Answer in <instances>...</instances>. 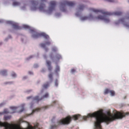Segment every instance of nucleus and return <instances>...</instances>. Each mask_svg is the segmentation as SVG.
<instances>
[{
    "label": "nucleus",
    "instance_id": "nucleus-1",
    "mask_svg": "<svg viewBox=\"0 0 129 129\" xmlns=\"http://www.w3.org/2000/svg\"><path fill=\"white\" fill-rule=\"evenodd\" d=\"M129 115V112L124 113L123 112L116 111L114 114L111 113L107 111L103 113L102 109L95 111L92 113H89L87 116H82L80 115H74L72 117L69 116L65 118L58 120L54 125L51 126L50 129H54L61 125L68 124L72 118L75 120H84L86 121L89 119L93 122L94 129H102L101 123L105 122L107 124L116 119H121L126 116Z\"/></svg>",
    "mask_w": 129,
    "mask_h": 129
},
{
    "label": "nucleus",
    "instance_id": "nucleus-2",
    "mask_svg": "<svg viewBox=\"0 0 129 129\" xmlns=\"http://www.w3.org/2000/svg\"><path fill=\"white\" fill-rule=\"evenodd\" d=\"M5 22L6 24L11 25L12 28L15 30L21 29L23 28L25 29H28L29 30V33L32 34V37L34 39H37L41 36L44 38L48 41L44 42V43H42L40 44V45L42 48H43L46 52H47L48 49L46 47V46H49L51 43V41L50 40L49 36L45 33H39L38 30L34 28L29 26L26 25H23L22 27L18 26V23L10 21H5L3 19H0V23Z\"/></svg>",
    "mask_w": 129,
    "mask_h": 129
},
{
    "label": "nucleus",
    "instance_id": "nucleus-3",
    "mask_svg": "<svg viewBox=\"0 0 129 129\" xmlns=\"http://www.w3.org/2000/svg\"><path fill=\"white\" fill-rule=\"evenodd\" d=\"M89 10L95 13L99 12L103 14V15H99L97 17L93 16L91 13H90L88 16H85L80 17V20L82 21H84L87 19L89 20H103L106 23H108L110 22L109 16L111 15L120 16L122 14L121 12H105L102 10L96 9L94 8H90Z\"/></svg>",
    "mask_w": 129,
    "mask_h": 129
},
{
    "label": "nucleus",
    "instance_id": "nucleus-4",
    "mask_svg": "<svg viewBox=\"0 0 129 129\" xmlns=\"http://www.w3.org/2000/svg\"><path fill=\"white\" fill-rule=\"evenodd\" d=\"M41 2L38 7L39 2L38 0H31L30 1L31 6L30 9L32 11H35L38 10L40 12L45 13L46 14L50 15L52 12L55 10L56 4L55 2H51L50 3L48 10H46L45 8L46 7L45 4L43 2H46L47 0H41Z\"/></svg>",
    "mask_w": 129,
    "mask_h": 129
},
{
    "label": "nucleus",
    "instance_id": "nucleus-5",
    "mask_svg": "<svg viewBox=\"0 0 129 129\" xmlns=\"http://www.w3.org/2000/svg\"><path fill=\"white\" fill-rule=\"evenodd\" d=\"M35 97H35H33L32 96H30L27 97L26 98L27 99L29 100L30 99H31L33 100V101L30 104V108L32 109V113L29 114H26V117H28L32 115L35 112H38L41 111H44L45 110L47 109L50 108L51 107L57 105H58L59 106V105L58 101H54L52 103V104L51 105L44 106L40 108H36L35 109H33L34 104V101H37V100H34V98Z\"/></svg>",
    "mask_w": 129,
    "mask_h": 129
},
{
    "label": "nucleus",
    "instance_id": "nucleus-6",
    "mask_svg": "<svg viewBox=\"0 0 129 129\" xmlns=\"http://www.w3.org/2000/svg\"><path fill=\"white\" fill-rule=\"evenodd\" d=\"M76 4L75 1L69 2L67 1H64L59 3V7L61 11L66 13L67 9L66 5L70 7H73Z\"/></svg>",
    "mask_w": 129,
    "mask_h": 129
},
{
    "label": "nucleus",
    "instance_id": "nucleus-7",
    "mask_svg": "<svg viewBox=\"0 0 129 129\" xmlns=\"http://www.w3.org/2000/svg\"><path fill=\"white\" fill-rule=\"evenodd\" d=\"M129 19V16L126 18H123L119 19L118 20L115 22L114 23L116 25H119L120 23L122 24L124 26L127 28H129V21L127 20Z\"/></svg>",
    "mask_w": 129,
    "mask_h": 129
},
{
    "label": "nucleus",
    "instance_id": "nucleus-8",
    "mask_svg": "<svg viewBox=\"0 0 129 129\" xmlns=\"http://www.w3.org/2000/svg\"><path fill=\"white\" fill-rule=\"evenodd\" d=\"M24 104H23L21 105V106L18 107H11L10 108L11 110L12 111L9 112L10 113L12 114L16 112L18 113H20L23 111L24 110Z\"/></svg>",
    "mask_w": 129,
    "mask_h": 129
},
{
    "label": "nucleus",
    "instance_id": "nucleus-9",
    "mask_svg": "<svg viewBox=\"0 0 129 129\" xmlns=\"http://www.w3.org/2000/svg\"><path fill=\"white\" fill-rule=\"evenodd\" d=\"M86 6L84 4H79L76 8V12L75 14L76 16L79 17L81 16L82 12L85 7Z\"/></svg>",
    "mask_w": 129,
    "mask_h": 129
},
{
    "label": "nucleus",
    "instance_id": "nucleus-10",
    "mask_svg": "<svg viewBox=\"0 0 129 129\" xmlns=\"http://www.w3.org/2000/svg\"><path fill=\"white\" fill-rule=\"evenodd\" d=\"M50 59L54 61L57 62L58 63L59 60L62 58L61 55L58 53H56L54 56L52 53H51L49 55Z\"/></svg>",
    "mask_w": 129,
    "mask_h": 129
},
{
    "label": "nucleus",
    "instance_id": "nucleus-11",
    "mask_svg": "<svg viewBox=\"0 0 129 129\" xmlns=\"http://www.w3.org/2000/svg\"><path fill=\"white\" fill-rule=\"evenodd\" d=\"M49 93H46V94L41 97L40 98H39V96H35L34 98V100H37V102H38L39 101L42 100L45 98H47L48 97Z\"/></svg>",
    "mask_w": 129,
    "mask_h": 129
},
{
    "label": "nucleus",
    "instance_id": "nucleus-12",
    "mask_svg": "<svg viewBox=\"0 0 129 129\" xmlns=\"http://www.w3.org/2000/svg\"><path fill=\"white\" fill-rule=\"evenodd\" d=\"M56 66L54 70L55 73V75L58 77H59V74L58 72L60 71V68L59 66L58 65L57 62H55Z\"/></svg>",
    "mask_w": 129,
    "mask_h": 129
},
{
    "label": "nucleus",
    "instance_id": "nucleus-13",
    "mask_svg": "<svg viewBox=\"0 0 129 129\" xmlns=\"http://www.w3.org/2000/svg\"><path fill=\"white\" fill-rule=\"evenodd\" d=\"M8 70L7 69L0 70V75L4 76H6L8 75Z\"/></svg>",
    "mask_w": 129,
    "mask_h": 129
},
{
    "label": "nucleus",
    "instance_id": "nucleus-14",
    "mask_svg": "<svg viewBox=\"0 0 129 129\" xmlns=\"http://www.w3.org/2000/svg\"><path fill=\"white\" fill-rule=\"evenodd\" d=\"M46 62L47 65L48 71L51 72L52 69V67L51 65V62L50 61L46 60Z\"/></svg>",
    "mask_w": 129,
    "mask_h": 129
},
{
    "label": "nucleus",
    "instance_id": "nucleus-15",
    "mask_svg": "<svg viewBox=\"0 0 129 129\" xmlns=\"http://www.w3.org/2000/svg\"><path fill=\"white\" fill-rule=\"evenodd\" d=\"M11 118V115H5L3 119L7 121L10 119Z\"/></svg>",
    "mask_w": 129,
    "mask_h": 129
},
{
    "label": "nucleus",
    "instance_id": "nucleus-16",
    "mask_svg": "<svg viewBox=\"0 0 129 129\" xmlns=\"http://www.w3.org/2000/svg\"><path fill=\"white\" fill-rule=\"evenodd\" d=\"M48 77L50 81V83L52 82L53 81V78L52 74L50 73L48 75Z\"/></svg>",
    "mask_w": 129,
    "mask_h": 129
},
{
    "label": "nucleus",
    "instance_id": "nucleus-17",
    "mask_svg": "<svg viewBox=\"0 0 129 129\" xmlns=\"http://www.w3.org/2000/svg\"><path fill=\"white\" fill-rule=\"evenodd\" d=\"M11 76L14 78H15L17 77L16 74L13 71H12L11 72Z\"/></svg>",
    "mask_w": 129,
    "mask_h": 129
},
{
    "label": "nucleus",
    "instance_id": "nucleus-18",
    "mask_svg": "<svg viewBox=\"0 0 129 129\" xmlns=\"http://www.w3.org/2000/svg\"><path fill=\"white\" fill-rule=\"evenodd\" d=\"M52 50L53 52H56L58 51V49L56 47L54 46L52 48Z\"/></svg>",
    "mask_w": 129,
    "mask_h": 129
},
{
    "label": "nucleus",
    "instance_id": "nucleus-19",
    "mask_svg": "<svg viewBox=\"0 0 129 129\" xmlns=\"http://www.w3.org/2000/svg\"><path fill=\"white\" fill-rule=\"evenodd\" d=\"M14 81H10L8 82H6L4 83V84H14Z\"/></svg>",
    "mask_w": 129,
    "mask_h": 129
},
{
    "label": "nucleus",
    "instance_id": "nucleus-20",
    "mask_svg": "<svg viewBox=\"0 0 129 129\" xmlns=\"http://www.w3.org/2000/svg\"><path fill=\"white\" fill-rule=\"evenodd\" d=\"M49 83L48 82H47V83L44 84L43 86V87L44 88H46L49 86Z\"/></svg>",
    "mask_w": 129,
    "mask_h": 129
},
{
    "label": "nucleus",
    "instance_id": "nucleus-21",
    "mask_svg": "<svg viewBox=\"0 0 129 129\" xmlns=\"http://www.w3.org/2000/svg\"><path fill=\"white\" fill-rule=\"evenodd\" d=\"M35 55H31L29 56L28 57H27L26 59L27 61L29 60L31 58H33L35 56Z\"/></svg>",
    "mask_w": 129,
    "mask_h": 129
},
{
    "label": "nucleus",
    "instance_id": "nucleus-22",
    "mask_svg": "<svg viewBox=\"0 0 129 129\" xmlns=\"http://www.w3.org/2000/svg\"><path fill=\"white\" fill-rule=\"evenodd\" d=\"M20 4V3L16 2H13V5L14 6H18Z\"/></svg>",
    "mask_w": 129,
    "mask_h": 129
},
{
    "label": "nucleus",
    "instance_id": "nucleus-23",
    "mask_svg": "<svg viewBox=\"0 0 129 129\" xmlns=\"http://www.w3.org/2000/svg\"><path fill=\"white\" fill-rule=\"evenodd\" d=\"M61 16V14L59 12H57L55 13V16L56 18H58L60 17Z\"/></svg>",
    "mask_w": 129,
    "mask_h": 129
},
{
    "label": "nucleus",
    "instance_id": "nucleus-24",
    "mask_svg": "<svg viewBox=\"0 0 129 129\" xmlns=\"http://www.w3.org/2000/svg\"><path fill=\"white\" fill-rule=\"evenodd\" d=\"M12 37L11 35H9L8 37L6 38L5 39L4 41H7L9 39H12Z\"/></svg>",
    "mask_w": 129,
    "mask_h": 129
},
{
    "label": "nucleus",
    "instance_id": "nucleus-25",
    "mask_svg": "<svg viewBox=\"0 0 129 129\" xmlns=\"http://www.w3.org/2000/svg\"><path fill=\"white\" fill-rule=\"evenodd\" d=\"M58 81L57 79H55L54 82V85L56 87H58Z\"/></svg>",
    "mask_w": 129,
    "mask_h": 129
},
{
    "label": "nucleus",
    "instance_id": "nucleus-26",
    "mask_svg": "<svg viewBox=\"0 0 129 129\" xmlns=\"http://www.w3.org/2000/svg\"><path fill=\"white\" fill-rule=\"evenodd\" d=\"M3 114H7L8 113H9V112H10V111H9L7 109H4V111L2 112Z\"/></svg>",
    "mask_w": 129,
    "mask_h": 129
},
{
    "label": "nucleus",
    "instance_id": "nucleus-27",
    "mask_svg": "<svg viewBox=\"0 0 129 129\" xmlns=\"http://www.w3.org/2000/svg\"><path fill=\"white\" fill-rule=\"evenodd\" d=\"M110 90H109L108 89H106L104 91V94H106L110 92Z\"/></svg>",
    "mask_w": 129,
    "mask_h": 129
},
{
    "label": "nucleus",
    "instance_id": "nucleus-28",
    "mask_svg": "<svg viewBox=\"0 0 129 129\" xmlns=\"http://www.w3.org/2000/svg\"><path fill=\"white\" fill-rule=\"evenodd\" d=\"M110 95L112 96H113L115 95V93L114 91L110 90Z\"/></svg>",
    "mask_w": 129,
    "mask_h": 129
},
{
    "label": "nucleus",
    "instance_id": "nucleus-29",
    "mask_svg": "<svg viewBox=\"0 0 129 129\" xmlns=\"http://www.w3.org/2000/svg\"><path fill=\"white\" fill-rule=\"evenodd\" d=\"M6 104V103L5 102H3L0 104V107H1L3 106Z\"/></svg>",
    "mask_w": 129,
    "mask_h": 129
},
{
    "label": "nucleus",
    "instance_id": "nucleus-30",
    "mask_svg": "<svg viewBox=\"0 0 129 129\" xmlns=\"http://www.w3.org/2000/svg\"><path fill=\"white\" fill-rule=\"evenodd\" d=\"M32 90L31 89H29V90H26L25 91V92L27 93H29L31 91H32Z\"/></svg>",
    "mask_w": 129,
    "mask_h": 129
},
{
    "label": "nucleus",
    "instance_id": "nucleus-31",
    "mask_svg": "<svg viewBox=\"0 0 129 129\" xmlns=\"http://www.w3.org/2000/svg\"><path fill=\"white\" fill-rule=\"evenodd\" d=\"M26 39V38L25 37H24L23 38H21V41L23 43H24V40Z\"/></svg>",
    "mask_w": 129,
    "mask_h": 129
},
{
    "label": "nucleus",
    "instance_id": "nucleus-32",
    "mask_svg": "<svg viewBox=\"0 0 129 129\" xmlns=\"http://www.w3.org/2000/svg\"><path fill=\"white\" fill-rule=\"evenodd\" d=\"M39 67L38 64H34V67L35 68H37Z\"/></svg>",
    "mask_w": 129,
    "mask_h": 129
},
{
    "label": "nucleus",
    "instance_id": "nucleus-33",
    "mask_svg": "<svg viewBox=\"0 0 129 129\" xmlns=\"http://www.w3.org/2000/svg\"><path fill=\"white\" fill-rule=\"evenodd\" d=\"M28 78L27 76H23L22 78V80H25L27 79Z\"/></svg>",
    "mask_w": 129,
    "mask_h": 129
},
{
    "label": "nucleus",
    "instance_id": "nucleus-34",
    "mask_svg": "<svg viewBox=\"0 0 129 129\" xmlns=\"http://www.w3.org/2000/svg\"><path fill=\"white\" fill-rule=\"evenodd\" d=\"M46 71V69L44 68H42V70L41 71V72L42 73H44Z\"/></svg>",
    "mask_w": 129,
    "mask_h": 129
},
{
    "label": "nucleus",
    "instance_id": "nucleus-35",
    "mask_svg": "<svg viewBox=\"0 0 129 129\" xmlns=\"http://www.w3.org/2000/svg\"><path fill=\"white\" fill-rule=\"evenodd\" d=\"M28 74H29L31 75H33L34 74L33 72L31 71H29L28 72Z\"/></svg>",
    "mask_w": 129,
    "mask_h": 129
},
{
    "label": "nucleus",
    "instance_id": "nucleus-36",
    "mask_svg": "<svg viewBox=\"0 0 129 129\" xmlns=\"http://www.w3.org/2000/svg\"><path fill=\"white\" fill-rule=\"evenodd\" d=\"M21 9L23 10H25L26 9L25 6H24L21 7Z\"/></svg>",
    "mask_w": 129,
    "mask_h": 129
},
{
    "label": "nucleus",
    "instance_id": "nucleus-37",
    "mask_svg": "<svg viewBox=\"0 0 129 129\" xmlns=\"http://www.w3.org/2000/svg\"><path fill=\"white\" fill-rule=\"evenodd\" d=\"M75 70L74 69H72L71 71V72L72 73H74L75 72Z\"/></svg>",
    "mask_w": 129,
    "mask_h": 129
},
{
    "label": "nucleus",
    "instance_id": "nucleus-38",
    "mask_svg": "<svg viewBox=\"0 0 129 129\" xmlns=\"http://www.w3.org/2000/svg\"><path fill=\"white\" fill-rule=\"evenodd\" d=\"M55 119V117H53L51 120V121L52 123L54 122V121Z\"/></svg>",
    "mask_w": 129,
    "mask_h": 129
},
{
    "label": "nucleus",
    "instance_id": "nucleus-39",
    "mask_svg": "<svg viewBox=\"0 0 129 129\" xmlns=\"http://www.w3.org/2000/svg\"><path fill=\"white\" fill-rule=\"evenodd\" d=\"M43 57L44 59H46L47 56H46V54H44L43 55Z\"/></svg>",
    "mask_w": 129,
    "mask_h": 129
},
{
    "label": "nucleus",
    "instance_id": "nucleus-40",
    "mask_svg": "<svg viewBox=\"0 0 129 129\" xmlns=\"http://www.w3.org/2000/svg\"><path fill=\"white\" fill-rule=\"evenodd\" d=\"M81 1L82 2H88V1L87 0H82Z\"/></svg>",
    "mask_w": 129,
    "mask_h": 129
},
{
    "label": "nucleus",
    "instance_id": "nucleus-41",
    "mask_svg": "<svg viewBox=\"0 0 129 129\" xmlns=\"http://www.w3.org/2000/svg\"><path fill=\"white\" fill-rule=\"evenodd\" d=\"M13 30H10V32H12V33H13L14 31H13Z\"/></svg>",
    "mask_w": 129,
    "mask_h": 129
},
{
    "label": "nucleus",
    "instance_id": "nucleus-42",
    "mask_svg": "<svg viewBox=\"0 0 129 129\" xmlns=\"http://www.w3.org/2000/svg\"><path fill=\"white\" fill-rule=\"evenodd\" d=\"M3 113L2 112H0V116L3 115Z\"/></svg>",
    "mask_w": 129,
    "mask_h": 129
},
{
    "label": "nucleus",
    "instance_id": "nucleus-43",
    "mask_svg": "<svg viewBox=\"0 0 129 129\" xmlns=\"http://www.w3.org/2000/svg\"><path fill=\"white\" fill-rule=\"evenodd\" d=\"M37 57H39V53H37Z\"/></svg>",
    "mask_w": 129,
    "mask_h": 129
},
{
    "label": "nucleus",
    "instance_id": "nucleus-44",
    "mask_svg": "<svg viewBox=\"0 0 129 129\" xmlns=\"http://www.w3.org/2000/svg\"><path fill=\"white\" fill-rule=\"evenodd\" d=\"M3 44V42H1L0 43V45H1Z\"/></svg>",
    "mask_w": 129,
    "mask_h": 129
},
{
    "label": "nucleus",
    "instance_id": "nucleus-45",
    "mask_svg": "<svg viewBox=\"0 0 129 129\" xmlns=\"http://www.w3.org/2000/svg\"><path fill=\"white\" fill-rule=\"evenodd\" d=\"M126 98V96H125V97L124 99H125Z\"/></svg>",
    "mask_w": 129,
    "mask_h": 129
},
{
    "label": "nucleus",
    "instance_id": "nucleus-46",
    "mask_svg": "<svg viewBox=\"0 0 129 129\" xmlns=\"http://www.w3.org/2000/svg\"><path fill=\"white\" fill-rule=\"evenodd\" d=\"M128 2L129 3V0L128 1Z\"/></svg>",
    "mask_w": 129,
    "mask_h": 129
}]
</instances>
